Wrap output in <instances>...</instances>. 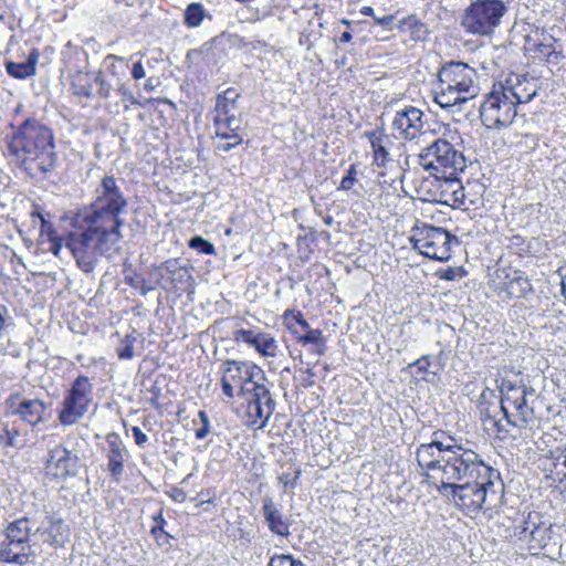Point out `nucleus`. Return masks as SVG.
Masks as SVG:
<instances>
[{"label":"nucleus","mask_w":566,"mask_h":566,"mask_svg":"<svg viewBox=\"0 0 566 566\" xmlns=\"http://www.w3.org/2000/svg\"><path fill=\"white\" fill-rule=\"evenodd\" d=\"M116 85H117V92L123 97V101H127L132 105L138 104V102L135 98L134 94L132 93V91L128 88V86L126 85V83L124 81L117 83Z\"/></svg>","instance_id":"864d4df0"},{"label":"nucleus","mask_w":566,"mask_h":566,"mask_svg":"<svg viewBox=\"0 0 566 566\" xmlns=\"http://www.w3.org/2000/svg\"><path fill=\"white\" fill-rule=\"evenodd\" d=\"M31 522L27 517L18 518L6 527V537L0 543V560L23 566L31 562L35 553L30 543Z\"/></svg>","instance_id":"6e6552de"},{"label":"nucleus","mask_w":566,"mask_h":566,"mask_svg":"<svg viewBox=\"0 0 566 566\" xmlns=\"http://www.w3.org/2000/svg\"><path fill=\"white\" fill-rule=\"evenodd\" d=\"M483 421L485 424L490 423L493 427L497 429V432L504 431L503 427L501 426L500 421L495 420L494 417L490 416L489 413H485V418H483ZM507 432V430H505Z\"/></svg>","instance_id":"052dcab7"},{"label":"nucleus","mask_w":566,"mask_h":566,"mask_svg":"<svg viewBox=\"0 0 566 566\" xmlns=\"http://www.w3.org/2000/svg\"><path fill=\"white\" fill-rule=\"evenodd\" d=\"M128 200L122 187L113 176H104L94 190L93 201L78 210L76 223H92L95 228L106 229L122 234L125 224L124 214Z\"/></svg>","instance_id":"f03ea898"},{"label":"nucleus","mask_w":566,"mask_h":566,"mask_svg":"<svg viewBox=\"0 0 566 566\" xmlns=\"http://www.w3.org/2000/svg\"><path fill=\"white\" fill-rule=\"evenodd\" d=\"M221 388L224 397H244L265 380L264 371L248 361L226 360L221 368Z\"/></svg>","instance_id":"0eeeda50"},{"label":"nucleus","mask_w":566,"mask_h":566,"mask_svg":"<svg viewBox=\"0 0 566 566\" xmlns=\"http://www.w3.org/2000/svg\"><path fill=\"white\" fill-rule=\"evenodd\" d=\"M410 242L422 255L441 262L448 261L453 245L459 244L455 235L443 228L429 224L415 227Z\"/></svg>","instance_id":"f8f14e48"},{"label":"nucleus","mask_w":566,"mask_h":566,"mask_svg":"<svg viewBox=\"0 0 566 566\" xmlns=\"http://www.w3.org/2000/svg\"><path fill=\"white\" fill-rule=\"evenodd\" d=\"M263 516L270 531L279 536L290 534L289 525L283 521L281 512L276 509L271 497H265L262 505Z\"/></svg>","instance_id":"2f4dec72"},{"label":"nucleus","mask_w":566,"mask_h":566,"mask_svg":"<svg viewBox=\"0 0 566 566\" xmlns=\"http://www.w3.org/2000/svg\"><path fill=\"white\" fill-rule=\"evenodd\" d=\"M496 381L501 392L502 413H506L510 410V405L516 403L520 396L531 387L530 384L525 382L521 373L501 376Z\"/></svg>","instance_id":"c85d7f7f"},{"label":"nucleus","mask_w":566,"mask_h":566,"mask_svg":"<svg viewBox=\"0 0 566 566\" xmlns=\"http://www.w3.org/2000/svg\"><path fill=\"white\" fill-rule=\"evenodd\" d=\"M132 434H133L135 443L138 447H143L148 441V437L142 431V429L139 427H136V426L133 427Z\"/></svg>","instance_id":"4d7b16f0"},{"label":"nucleus","mask_w":566,"mask_h":566,"mask_svg":"<svg viewBox=\"0 0 566 566\" xmlns=\"http://www.w3.org/2000/svg\"><path fill=\"white\" fill-rule=\"evenodd\" d=\"M43 470L46 480L62 483L78 474L81 460L73 450L55 444L45 454Z\"/></svg>","instance_id":"2eb2a0df"},{"label":"nucleus","mask_w":566,"mask_h":566,"mask_svg":"<svg viewBox=\"0 0 566 566\" xmlns=\"http://www.w3.org/2000/svg\"><path fill=\"white\" fill-rule=\"evenodd\" d=\"M325 349H326V346H325L324 339H322L319 343H316L314 345L313 352L315 354H317L318 356H322L325 354Z\"/></svg>","instance_id":"69168bd1"},{"label":"nucleus","mask_w":566,"mask_h":566,"mask_svg":"<svg viewBox=\"0 0 566 566\" xmlns=\"http://www.w3.org/2000/svg\"><path fill=\"white\" fill-rule=\"evenodd\" d=\"M44 237H46L50 242L49 251L55 256L61 258L62 249L65 247L64 238H59L53 228H50V230L45 232Z\"/></svg>","instance_id":"c03bdc74"},{"label":"nucleus","mask_w":566,"mask_h":566,"mask_svg":"<svg viewBox=\"0 0 566 566\" xmlns=\"http://www.w3.org/2000/svg\"><path fill=\"white\" fill-rule=\"evenodd\" d=\"M449 440L450 447L448 453L442 459L444 464L439 484L476 479L490 481V476L493 480L499 479L500 472L488 464L475 450L468 447V444L458 442L451 436H449Z\"/></svg>","instance_id":"39448f33"},{"label":"nucleus","mask_w":566,"mask_h":566,"mask_svg":"<svg viewBox=\"0 0 566 566\" xmlns=\"http://www.w3.org/2000/svg\"><path fill=\"white\" fill-rule=\"evenodd\" d=\"M93 84V73L80 72L73 77L71 82V90L76 96L91 98L95 95Z\"/></svg>","instance_id":"e433bc0d"},{"label":"nucleus","mask_w":566,"mask_h":566,"mask_svg":"<svg viewBox=\"0 0 566 566\" xmlns=\"http://www.w3.org/2000/svg\"><path fill=\"white\" fill-rule=\"evenodd\" d=\"M129 70L128 61L124 57L108 54L104 57L99 72L117 83L123 82Z\"/></svg>","instance_id":"72a5a7b5"},{"label":"nucleus","mask_w":566,"mask_h":566,"mask_svg":"<svg viewBox=\"0 0 566 566\" xmlns=\"http://www.w3.org/2000/svg\"><path fill=\"white\" fill-rule=\"evenodd\" d=\"M135 337L127 335L117 349V355L120 359H132L134 356Z\"/></svg>","instance_id":"de8ad7c7"},{"label":"nucleus","mask_w":566,"mask_h":566,"mask_svg":"<svg viewBox=\"0 0 566 566\" xmlns=\"http://www.w3.org/2000/svg\"><path fill=\"white\" fill-rule=\"evenodd\" d=\"M537 448L543 452L542 463L549 476L555 481H566V441H559L549 448H543L546 443L545 438L541 437L537 442Z\"/></svg>","instance_id":"393cba45"},{"label":"nucleus","mask_w":566,"mask_h":566,"mask_svg":"<svg viewBox=\"0 0 566 566\" xmlns=\"http://www.w3.org/2000/svg\"><path fill=\"white\" fill-rule=\"evenodd\" d=\"M515 535L528 543L533 554L544 549L552 539V525L541 521L538 513H530L527 518L515 527Z\"/></svg>","instance_id":"412c9836"},{"label":"nucleus","mask_w":566,"mask_h":566,"mask_svg":"<svg viewBox=\"0 0 566 566\" xmlns=\"http://www.w3.org/2000/svg\"><path fill=\"white\" fill-rule=\"evenodd\" d=\"M146 73L140 61L133 64L132 76L134 80H140L145 77Z\"/></svg>","instance_id":"bf43d9fd"},{"label":"nucleus","mask_w":566,"mask_h":566,"mask_svg":"<svg viewBox=\"0 0 566 566\" xmlns=\"http://www.w3.org/2000/svg\"><path fill=\"white\" fill-rule=\"evenodd\" d=\"M30 217L32 218L34 224L39 222L42 237H44L45 232L49 231L50 228H53V226L45 220L43 214L35 209L30 212Z\"/></svg>","instance_id":"3c124183"},{"label":"nucleus","mask_w":566,"mask_h":566,"mask_svg":"<svg viewBox=\"0 0 566 566\" xmlns=\"http://www.w3.org/2000/svg\"><path fill=\"white\" fill-rule=\"evenodd\" d=\"M419 164L434 174L457 175L467 167L463 153L444 138H438L419 154Z\"/></svg>","instance_id":"9b49d317"},{"label":"nucleus","mask_w":566,"mask_h":566,"mask_svg":"<svg viewBox=\"0 0 566 566\" xmlns=\"http://www.w3.org/2000/svg\"><path fill=\"white\" fill-rule=\"evenodd\" d=\"M356 175H357L356 166L350 165V167L347 170V174L343 177V179L340 181L339 189H342V190L352 189L356 181Z\"/></svg>","instance_id":"8fccbe9b"},{"label":"nucleus","mask_w":566,"mask_h":566,"mask_svg":"<svg viewBox=\"0 0 566 566\" xmlns=\"http://www.w3.org/2000/svg\"><path fill=\"white\" fill-rule=\"evenodd\" d=\"M461 180L455 175L434 174L432 178L422 180L417 190L424 201H437L457 208Z\"/></svg>","instance_id":"dca6fc26"},{"label":"nucleus","mask_w":566,"mask_h":566,"mask_svg":"<svg viewBox=\"0 0 566 566\" xmlns=\"http://www.w3.org/2000/svg\"><path fill=\"white\" fill-rule=\"evenodd\" d=\"M484 192V185L476 180L468 181L465 185L461 182L457 208L468 210L471 207L476 208L479 206H482Z\"/></svg>","instance_id":"7c9ffc66"},{"label":"nucleus","mask_w":566,"mask_h":566,"mask_svg":"<svg viewBox=\"0 0 566 566\" xmlns=\"http://www.w3.org/2000/svg\"><path fill=\"white\" fill-rule=\"evenodd\" d=\"M205 15L203 7L200 3H191L185 11V21L189 27H198Z\"/></svg>","instance_id":"a19ab883"},{"label":"nucleus","mask_w":566,"mask_h":566,"mask_svg":"<svg viewBox=\"0 0 566 566\" xmlns=\"http://www.w3.org/2000/svg\"><path fill=\"white\" fill-rule=\"evenodd\" d=\"M517 106L531 102L539 88L538 80L525 74H510L504 82L496 83Z\"/></svg>","instance_id":"5701e85b"},{"label":"nucleus","mask_w":566,"mask_h":566,"mask_svg":"<svg viewBox=\"0 0 566 566\" xmlns=\"http://www.w3.org/2000/svg\"><path fill=\"white\" fill-rule=\"evenodd\" d=\"M238 97L239 93L234 88H228L222 94L217 96L216 106L213 109L214 128L223 129L231 128L233 126H241V119L237 116Z\"/></svg>","instance_id":"b1692460"},{"label":"nucleus","mask_w":566,"mask_h":566,"mask_svg":"<svg viewBox=\"0 0 566 566\" xmlns=\"http://www.w3.org/2000/svg\"><path fill=\"white\" fill-rule=\"evenodd\" d=\"M6 407L11 415L18 416L30 426H36L45 420L46 405L38 398H25L21 394H11L6 400Z\"/></svg>","instance_id":"4be33fe9"},{"label":"nucleus","mask_w":566,"mask_h":566,"mask_svg":"<svg viewBox=\"0 0 566 566\" xmlns=\"http://www.w3.org/2000/svg\"><path fill=\"white\" fill-rule=\"evenodd\" d=\"M188 247L192 250L198 251L201 254L205 255H214L216 249L214 245L202 238L201 235H195L188 241Z\"/></svg>","instance_id":"79ce46f5"},{"label":"nucleus","mask_w":566,"mask_h":566,"mask_svg":"<svg viewBox=\"0 0 566 566\" xmlns=\"http://www.w3.org/2000/svg\"><path fill=\"white\" fill-rule=\"evenodd\" d=\"M465 274L467 272L462 266H455L444 270L440 277L447 281H454L457 279H462Z\"/></svg>","instance_id":"603ef678"},{"label":"nucleus","mask_w":566,"mask_h":566,"mask_svg":"<svg viewBox=\"0 0 566 566\" xmlns=\"http://www.w3.org/2000/svg\"><path fill=\"white\" fill-rule=\"evenodd\" d=\"M375 22L384 28L385 30L390 31L392 29V23L395 21V15L388 14L384 17H374Z\"/></svg>","instance_id":"6e6d98bb"},{"label":"nucleus","mask_w":566,"mask_h":566,"mask_svg":"<svg viewBox=\"0 0 566 566\" xmlns=\"http://www.w3.org/2000/svg\"><path fill=\"white\" fill-rule=\"evenodd\" d=\"M438 82L433 101L446 109L467 103L478 96L481 90L478 72L463 62L451 61L442 65L438 72Z\"/></svg>","instance_id":"20e7f679"},{"label":"nucleus","mask_w":566,"mask_h":566,"mask_svg":"<svg viewBox=\"0 0 566 566\" xmlns=\"http://www.w3.org/2000/svg\"><path fill=\"white\" fill-rule=\"evenodd\" d=\"M323 339V334L321 329H307L306 334L298 337V342L303 345L319 343Z\"/></svg>","instance_id":"09e8293b"},{"label":"nucleus","mask_w":566,"mask_h":566,"mask_svg":"<svg viewBox=\"0 0 566 566\" xmlns=\"http://www.w3.org/2000/svg\"><path fill=\"white\" fill-rule=\"evenodd\" d=\"M105 458L107 471L114 482H119L125 471V463L129 460L130 453L117 433H109L106 437Z\"/></svg>","instance_id":"a878e982"},{"label":"nucleus","mask_w":566,"mask_h":566,"mask_svg":"<svg viewBox=\"0 0 566 566\" xmlns=\"http://www.w3.org/2000/svg\"><path fill=\"white\" fill-rule=\"evenodd\" d=\"M534 51L547 63H556L562 57V49L555 38L544 36L543 41L534 44Z\"/></svg>","instance_id":"c9c22d12"},{"label":"nucleus","mask_w":566,"mask_h":566,"mask_svg":"<svg viewBox=\"0 0 566 566\" xmlns=\"http://www.w3.org/2000/svg\"><path fill=\"white\" fill-rule=\"evenodd\" d=\"M77 224L84 230L70 232L64 237V244L75 259L77 268L91 273L96 268L98 258L114 251L123 235L106 229H97L92 223Z\"/></svg>","instance_id":"7ed1b4c3"},{"label":"nucleus","mask_w":566,"mask_h":566,"mask_svg":"<svg viewBox=\"0 0 566 566\" xmlns=\"http://www.w3.org/2000/svg\"><path fill=\"white\" fill-rule=\"evenodd\" d=\"M300 475H301V469H296L295 470V474H294L293 479H291L289 473H282L279 476V482L281 484H283L284 486L294 488L296 485V483H297V480H298Z\"/></svg>","instance_id":"5fc2aeb1"},{"label":"nucleus","mask_w":566,"mask_h":566,"mask_svg":"<svg viewBox=\"0 0 566 566\" xmlns=\"http://www.w3.org/2000/svg\"><path fill=\"white\" fill-rule=\"evenodd\" d=\"M517 115V105L509 98L502 87L494 84L480 106L481 120L488 128L507 127Z\"/></svg>","instance_id":"ddd939ff"},{"label":"nucleus","mask_w":566,"mask_h":566,"mask_svg":"<svg viewBox=\"0 0 566 566\" xmlns=\"http://www.w3.org/2000/svg\"><path fill=\"white\" fill-rule=\"evenodd\" d=\"M9 151L31 176L52 171L57 161L52 129L35 118L25 119L9 142Z\"/></svg>","instance_id":"f257e3e1"},{"label":"nucleus","mask_w":566,"mask_h":566,"mask_svg":"<svg viewBox=\"0 0 566 566\" xmlns=\"http://www.w3.org/2000/svg\"><path fill=\"white\" fill-rule=\"evenodd\" d=\"M94 400V386L85 375L77 376L65 391L57 413L60 423L70 427L88 412Z\"/></svg>","instance_id":"9d476101"},{"label":"nucleus","mask_w":566,"mask_h":566,"mask_svg":"<svg viewBox=\"0 0 566 566\" xmlns=\"http://www.w3.org/2000/svg\"><path fill=\"white\" fill-rule=\"evenodd\" d=\"M437 490L441 495L451 497L467 515H473L483 509L493 507L504 493V484L499 475L497 480L490 476V481L476 479L461 484H439Z\"/></svg>","instance_id":"423d86ee"},{"label":"nucleus","mask_w":566,"mask_h":566,"mask_svg":"<svg viewBox=\"0 0 566 566\" xmlns=\"http://www.w3.org/2000/svg\"><path fill=\"white\" fill-rule=\"evenodd\" d=\"M247 400V424L253 429L266 427L275 409L269 388L262 382L243 397Z\"/></svg>","instance_id":"6ab92c4d"},{"label":"nucleus","mask_w":566,"mask_h":566,"mask_svg":"<svg viewBox=\"0 0 566 566\" xmlns=\"http://www.w3.org/2000/svg\"><path fill=\"white\" fill-rule=\"evenodd\" d=\"M140 279H142V277H139V276H136V277L126 276V277H125V282H126L129 286H132V287H134V289H137V287L139 286V284H140Z\"/></svg>","instance_id":"338daca9"},{"label":"nucleus","mask_w":566,"mask_h":566,"mask_svg":"<svg viewBox=\"0 0 566 566\" xmlns=\"http://www.w3.org/2000/svg\"><path fill=\"white\" fill-rule=\"evenodd\" d=\"M294 318L296 321V323L305 331L310 329V324L303 317V315L297 312L295 315H294Z\"/></svg>","instance_id":"680f3d73"},{"label":"nucleus","mask_w":566,"mask_h":566,"mask_svg":"<svg viewBox=\"0 0 566 566\" xmlns=\"http://www.w3.org/2000/svg\"><path fill=\"white\" fill-rule=\"evenodd\" d=\"M505 0H473L464 10L461 25L472 34L489 35L505 14Z\"/></svg>","instance_id":"1a4fd4ad"},{"label":"nucleus","mask_w":566,"mask_h":566,"mask_svg":"<svg viewBox=\"0 0 566 566\" xmlns=\"http://www.w3.org/2000/svg\"><path fill=\"white\" fill-rule=\"evenodd\" d=\"M364 136L368 139L373 154L374 164L377 167L385 168L387 164L391 161L389 148L392 146L391 137L386 134L382 129H375L371 132H365Z\"/></svg>","instance_id":"c756f323"},{"label":"nucleus","mask_w":566,"mask_h":566,"mask_svg":"<svg viewBox=\"0 0 566 566\" xmlns=\"http://www.w3.org/2000/svg\"><path fill=\"white\" fill-rule=\"evenodd\" d=\"M94 83L97 84L98 88L96 91V95L101 98H108L112 91V83L108 77L104 74V72H95L93 73Z\"/></svg>","instance_id":"37998d69"},{"label":"nucleus","mask_w":566,"mask_h":566,"mask_svg":"<svg viewBox=\"0 0 566 566\" xmlns=\"http://www.w3.org/2000/svg\"><path fill=\"white\" fill-rule=\"evenodd\" d=\"M198 418L201 422V426L198 429H196L195 437L197 440H203L208 437V434L211 431L210 419L205 410H200L198 412Z\"/></svg>","instance_id":"49530a36"},{"label":"nucleus","mask_w":566,"mask_h":566,"mask_svg":"<svg viewBox=\"0 0 566 566\" xmlns=\"http://www.w3.org/2000/svg\"><path fill=\"white\" fill-rule=\"evenodd\" d=\"M431 366V356L430 355H423L413 363L408 365V369L412 371V369H416V374L420 376L421 380L424 381H432L436 377L437 373L430 371Z\"/></svg>","instance_id":"ea45409f"},{"label":"nucleus","mask_w":566,"mask_h":566,"mask_svg":"<svg viewBox=\"0 0 566 566\" xmlns=\"http://www.w3.org/2000/svg\"><path fill=\"white\" fill-rule=\"evenodd\" d=\"M491 283L494 292L502 298H522L533 291L527 275L512 268L497 269Z\"/></svg>","instance_id":"a211bd4d"},{"label":"nucleus","mask_w":566,"mask_h":566,"mask_svg":"<svg viewBox=\"0 0 566 566\" xmlns=\"http://www.w3.org/2000/svg\"><path fill=\"white\" fill-rule=\"evenodd\" d=\"M0 443L4 448H21L24 439L14 426L4 424L0 432Z\"/></svg>","instance_id":"58836bf2"},{"label":"nucleus","mask_w":566,"mask_h":566,"mask_svg":"<svg viewBox=\"0 0 566 566\" xmlns=\"http://www.w3.org/2000/svg\"><path fill=\"white\" fill-rule=\"evenodd\" d=\"M168 495L176 502L182 503L187 499V493L180 488H171Z\"/></svg>","instance_id":"13d9d810"},{"label":"nucleus","mask_w":566,"mask_h":566,"mask_svg":"<svg viewBox=\"0 0 566 566\" xmlns=\"http://www.w3.org/2000/svg\"><path fill=\"white\" fill-rule=\"evenodd\" d=\"M399 32H409L413 41H424L428 35L427 25L421 22L417 15L410 14L399 21L397 24Z\"/></svg>","instance_id":"f704fd0d"},{"label":"nucleus","mask_w":566,"mask_h":566,"mask_svg":"<svg viewBox=\"0 0 566 566\" xmlns=\"http://www.w3.org/2000/svg\"><path fill=\"white\" fill-rule=\"evenodd\" d=\"M268 566H305L301 560L295 559L292 555L275 554L270 558Z\"/></svg>","instance_id":"a18cd8bd"},{"label":"nucleus","mask_w":566,"mask_h":566,"mask_svg":"<svg viewBox=\"0 0 566 566\" xmlns=\"http://www.w3.org/2000/svg\"><path fill=\"white\" fill-rule=\"evenodd\" d=\"M38 49H32L23 62H6L7 73L14 78H28L35 74V66L39 61Z\"/></svg>","instance_id":"473e14b6"},{"label":"nucleus","mask_w":566,"mask_h":566,"mask_svg":"<svg viewBox=\"0 0 566 566\" xmlns=\"http://www.w3.org/2000/svg\"><path fill=\"white\" fill-rule=\"evenodd\" d=\"M360 13L363 15H366V17H371L374 19L375 15V11L371 7L369 6H364L361 9H360Z\"/></svg>","instance_id":"774afa93"},{"label":"nucleus","mask_w":566,"mask_h":566,"mask_svg":"<svg viewBox=\"0 0 566 566\" xmlns=\"http://www.w3.org/2000/svg\"><path fill=\"white\" fill-rule=\"evenodd\" d=\"M8 318H9L8 310L3 305H0V331L4 327Z\"/></svg>","instance_id":"e2e57ef3"},{"label":"nucleus","mask_w":566,"mask_h":566,"mask_svg":"<svg viewBox=\"0 0 566 566\" xmlns=\"http://www.w3.org/2000/svg\"><path fill=\"white\" fill-rule=\"evenodd\" d=\"M535 394L531 386L520 398L516 403L510 405V410L503 413L507 424L523 430L524 439L534 440L541 428V420L535 416L534 407L531 405L530 398Z\"/></svg>","instance_id":"f3484780"},{"label":"nucleus","mask_w":566,"mask_h":566,"mask_svg":"<svg viewBox=\"0 0 566 566\" xmlns=\"http://www.w3.org/2000/svg\"><path fill=\"white\" fill-rule=\"evenodd\" d=\"M423 112L412 105L397 109L390 124L392 137L405 142L419 138L423 134Z\"/></svg>","instance_id":"aec40b11"},{"label":"nucleus","mask_w":566,"mask_h":566,"mask_svg":"<svg viewBox=\"0 0 566 566\" xmlns=\"http://www.w3.org/2000/svg\"><path fill=\"white\" fill-rule=\"evenodd\" d=\"M35 534L43 543L54 548L63 547L70 539L69 525L62 518L52 515L44 516L38 525Z\"/></svg>","instance_id":"bb28decb"},{"label":"nucleus","mask_w":566,"mask_h":566,"mask_svg":"<svg viewBox=\"0 0 566 566\" xmlns=\"http://www.w3.org/2000/svg\"><path fill=\"white\" fill-rule=\"evenodd\" d=\"M137 289L143 296H146L153 290V286L147 285L145 279H140V284Z\"/></svg>","instance_id":"0e129e2a"},{"label":"nucleus","mask_w":566,"mask_h":566,"mask_svg":"<svg viewBox=\"0 0 566 566\" xmlns=\"http://www.w3.org/2000/svg\"><path fill=\"white\" fill-rule=\"evenodd\" d=\"M449 447L450 440L447 437L443 441L433 439L428 443H421L415 452L417 463L422 470L423 482L436 489L439 486V482H441L444 464L442 459L448 453Z\"/></svg>","instance_id":"4468645a"},{"label":"nucleus","mask_w":566,"mask_h":566,"mask_svg":"<svg viewBox=\"0 0 566 566\" xmlns=\"http://www.w3.org/2000/svg\"><path fill=\"white\" fill-rule=\"evenodd\" d=\"M240 127H231V128H214L216 137L220 139H233V143H229L226 140L224 143H218L216 145V149L223 153H229L234 147L240 145L243 142V138L239 135L238 130Z\"/></svg>","instance_id":"4c0bfd02"},{"label":"nucleus","mask_w":566,"mask_h":566,"mask_svg":"<svg viewBox=\"0 0 566 566\" xmlns=\"http://www.w3.org/2000/svg\"><path fill=\"white\" fill-rule=\"evenodd\" d=\"M233 339L238 343L248 344L264 357H274L277 352L275 338L268 333L261 332L259 328L237 329L233 332Z\"/></svg>","instance_id":"cd10ccee"}]
</instances>
